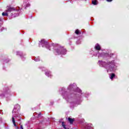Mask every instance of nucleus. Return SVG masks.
<instances>
[{"label":"nucleus","instance_id":"nucleus-6","mask_svg":"<svg viewBox=\"0 0 129 129\" xmlns=\"http://www.w3.org/2000/svg\"><path fill=\"white\" fill-rule=\"evenodd\" d=\"M8 13H9V12L5 11V12H3L2 13V16L3 17H5V16L8 17L9 16V14H8Z\"/></svg>","mask_w":129,"mask_h":129},{"label":"nucleus","instance_id":"nucleus-10","mask_svg":"<svg viewBox=\"0 0 129 129\" xmlns=\"http://www.w3.org/2000/svg\"><path fill=\"white\" fill-rule=\"evenodd\" d=\"M12 121L14 126H17V124H16V120H15V118L14 117H12Z\"/></svg>","mask_w":129,"mask_h":129},{"label":"nucleus","instance_id":"nucleus-1","mask_svg":"<svg viewBox=\"0 0 129 129\" xmlns=\"http://www.w3.org/2000/svg\"><path fill=\"white\" fill-rule=\"evenodd\" d=\"M102 65L103 67H104L106 69H110L112 68V67H114V60L109 61L108 62H102Z\"/></svg>","mask_w":129,"mask_h":129},{"label":"nucleus","instance_id":"nucleus-16","mask_svg":"<svg viewBox=\"0 0 129 129\" xmlns=\"http://www.w3.org/2000/svg\"><path fill=\"white\" fill-rule=\"evenodd\" d=\"M107 2H112V0H106Z\"/></svg>","mask_w":129,"mask_h":129},{"label":"nucleus","instance_id":"nucleus-5","mask_svg":"<svg viewBox=\"0 0 129 129\" xmlns=\"http://www.w3.org/2000/svg\"><path fill=\"white\" fill-rule=\"evenodd\" d=\"M60 54H62L61 49H57L55 51V55H60Z\"/></svg>","mask_w":129,"mask_h":129},{"label":"nucleus","instance_id":"nucleus-12","mask_svg":"<svg viewBox=\"0 0 129 129\" xmlns=\"http://www.w3.org/2000/svg\"><path fill=\"white\" fill-rule=\"evenodd\" d=\"M45 75H46V76H48L49 77V76H51V73H50V72H47L45 73Z\"/></svg>","mask_w":129,"mask_h":129},{"label":"nucleus","instance_id":"nucleus-2","mask_svg":"<svg viewBox=\"0 0 129 129\" xmlns=\"http://www.w3.org/2000/svg\"><path fill=\"white\" fill-rule=\"evenodd\" d=\"M7 10H6V12H8L11 13V12H15L17 9L14 7H12L11 6H7Z\"/></svg>","mask_w":129,"mask_h":129},{"label":"nucleus","instance_id":"nucleus-9","mask_svg":"<svg viewBox=\"0 0 129 129\" xmlns=\"http://www.w3.org/2000/svg\"><path fill=\"white\" fill-rule=\"evenodd\" d=\"M75 33V34H76V35H81V32H80L78 29L76 30Z\"/></svg>","mask_w":129,"mask_h":129},{"label":"nucleus","instance_id":"nucleus-7","mask_svg":"<svg viewBox=\"0 0 129 129\" xmlns=\"http://www.w3.org/2000/svg\"><path fill=\"white\" fill-rule=\"evenodd\" d=\"M68 120L70 122V123H71V124H72L73 123V121H74V119L69 117Z\"/></svg>","mask_w":129,"mask_h":129},{"label":"nucleus","instance_id":"nucleus-14","mask_svg":"<svg viewBox=\"0 0 129 129\" xmlns=\"http://www.w3.org/2000/svg\"><path fill=\"white\" fill-rule=\"evenodd\" d=\"M62 125L63 127H64L65 129H66V126L65 125V124H64V122H62Z\"/></svg>","mask_w":129,"mask_h":129},{"label":"nucleus","instance_id":"nucleus-13","mask_svg":"<svg viewBox=\"0 0 129 129\" xmlns=\"http://www.w3.org/2000/svg\"><path fill=\"white\" fill-rule=\"evenodd\" d=\"M40 43H41V44H46V41L45 39H42L41 40Z\"/></svg>","mask_w":129,"mask_h":129},{"label":"nucleus","instance_id":"nucleus-8","mask_svg":"<svg viewBox=\"0 0 129 129\" xmlns=\"http://www.w3.org/2000/svg\"><path fill=\"white\" fill-rule=\"evenodd\" d=\"M115 77V75L113 73L110 75V79L113 80V78Z\"/></svg>","mask_w":129,"mask_h":129},{"label":"nucleus","instance_id":"nucleus-15","mask_svg":"<svg viewBox=\"0 0 129 129\" xmlns=\"http://www.w3.org/2000/svg\"><path fill=\"white\" fill-rule=\"evenodd\" d=\"M8 90H9V89L8 87L5 88V90H4L5 91H8Z\"/></svg>","mask_w":129,"mask_h":129},{"label":"nucleus","instance_id":"nucleus-4","mask_svg":"<svg viewBox=\"0 0 129 129\" xmlns=\"http://www.w3.org/2000/svg\"><path fill=\"white\" fill-rule=\"evenodd\" d=\"M95 48L97 50V51H100V50L101 49V47H100V45H99V44H96Z\"/></svg>","mask_w":129,"mask_h":129},{"label":"nucleus","instance_id":"nucleus-3","mask_svg":"<svg viewBox=\"0 0 129 129\" xmlns=\"http://www.w3.org/2000/svg\"><path fill=\"white\" fill-rule=\"evenodd\" d=\"M21 108V106H20V105L17 104L15 106L14 109L13 110V113H16L17 111L19 110Z\"/></svg>","mask_w":129,"mask_h":129},{"label":"nucleus","instance_id":"nucleus-17","mask_svg":"<svg viewBox=\"0 0 129 129\" xmlns=\"http://www.w3.org/2000/svg\"><path fill=\"white\" fill-rule=\"evenodd\" d=\"M20 127H21V129H24V128H23V125H21L20 126Z\"/></svg>","mask_w":129,"mask_h":129},{"label":"nucleus","instance_id":"nucleus-11","mask_svg":"<svg viewBox=\"0 0 129 129\" xmlns=\"http://www.w3.org/2000/svg\"><path fill=\"white\" fill-rule=\"evenodd\" d=\"M98 3V2L97 1V0H94L92 2V4L93 5H97V4Z\"/></svg>","mask_w":129,"mask_h":129}]
</instances>
